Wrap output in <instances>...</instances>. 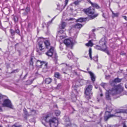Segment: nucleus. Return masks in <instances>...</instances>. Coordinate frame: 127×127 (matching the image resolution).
<instances>
[{
  "mask_svg": "<svg viewBox=\"0 0 127 127\" xmlns=\"http://www.w3.org/2000/svg\"><path fill=\"white\" fill-rule=\"evenodd\" d=\"M105 83H104V84H102V86L103 87V86H104V85H105Z\"/></svg>",
  "mask_w": 127,
  "mask_h": 127,
  "instance_id": "54",
  "label": "nucleus"
},
{
  "mask_svg": "<svg viewBox=\"0 0 127 127\" xmlns=\"http://www.w3.org/2000/svg\"><path fill=\"white\" fill-rule=\"evenodd\" d=\"M83 11L88 16H91L94 13L95 9L93 7H90L88 8L84 9Z\"/></svg>",
  "mask_w": 127,
  "mask_h": 127,
  "instance_id": "6",
  "label": "nucleus"
},
{
  "mask_svg": "<svg viewBox=\"0 0 127 127\" xmlns=\"http://www.w3.org/2000/svg\"><path fill=\"white\" fill-rule=\"evenodd\" d=\"M88 73L90 74L91 76V78L92 81L94 83L95 80V77L94 75L91 71H89L88 72Z\"/></svg>",
  "mask_w": 127,
  "mask_h": 127,
  "instance_id": "15",
  "label": "nucleus"
},
{
  "mask_svg": "<svg viewBox=\"0 0 127 127\" xmlns=\"http://www.w3.org/2000/svg\"><path fill=\"white\" fill-rule=\"evenodd\" d=\"M97 101H99V99H98V100H97Z\"/></svg>",
  "mask_w": 127,
  "mask_h": 127,
  "instance_id": "64",
  "label": "nucleus"
},
{
  "mask_svg": "<svg viewBox=\"0 0 127 127\" xmlns=\"http://www.w3.org/2000/svg\"><path fill=\"white\" fill-rule=\"evenodd\" d=\"M27 74H28V73L26 74V75H25V76H24V77H26V76H27Z\"/></svg>",
  "mask_w": 127,
  "mask_h": 127,
  "instance_id": "58",
  "label": "nucleus"
},
{
  "mask_svg": "<svg viewBox=\"0 0 127 127\" xmlns=\"http://www.w3.org/2000/svg\"><path fill=\"white\" fill-rule=\"evenodd\" d=\"M60 113V111L58 110H56L55 111V113L56 115L58 116L59 115Z\"/></svg>",
  "mask_w": 127,
  "mask_h": 127,
  "instance_id": "33",
  "label": "nucleus"
},
{
  "mask_svg": "<svg viewBox=\"0 0 127 127\" xmlns=\"http://www.w3.org/2000/svg\"><path fill=\"white\" fill-rule=\"evenodd\" d=\"M68 1V0H65V5H66L67 4Z\"/></svg>",
  "mask_w": 127,
  "mask_h": 127,
  "instance_id": "45",
  "label": "nucleus"
},
{
  "mask_svg": "<svg viewBox=\"0 0 127 127\" xmlns=\"http://www.w3.org/2000/svg\"><path fill=\"white\" fill-rule=\"evenodd\" d=\"M106 40L105 38L103 37L102 38L99 42V43L100 45H102L103 47L106 48Z\"/></svg>",
  "mask_w": 127,
  "mask_h": 127,
  "instance_id": "10",
  "label": "nucleus"
},
{
  "mask_svg": "<svg viewBox=\"0 0 127 127\" xmlns=\"http://www.w3.org/2000/svg\"><path fill=\"white\" fill-rule=\"evenodd\" d=\"M73 73L76 75H77V73L76 71L75 70H74L73 71Z\"/></svg>",
  "mask_w": 127,
  "mask_h": 127,
  "instance_id": "49",
  "label": "nucleus"
},
{
  "mask_svg": "<svg viewBox=\"0 0 127 127\" xmlns=\"http://www.w3.org/2000/svg\"><path fill=\"white\" fill-rule=\"evenodd\" d=\"M15 32L18 35H20V31L18 29V26L17 25H16L15 27Z\"/></svg>",
  "mask_w": 127,
  "mask_h": 127,
  "instance_id": "24",
  "label": "nucleus"
},
{
  "mask_svg": "<svg viewBox=\"0 0 127 127\" xmlns=\"http://www.w3.org/2000/svg\"><path fill=\"white\" fill-rule=\"evenodd\" d=\"M92 86L91 85L86 87L85 93L86 95L85 97L88 99H90L92 95Z\"/></svg>",
  "mask_w": 127,
  "mask_h": 127,
  "instance_id": "5",
  "label": "nucleus"
},
{
  "mask_svg": "<svg viewBox=\"0 0 127 127\" xmlns=\"http://www.w3.org/2000/svg\"><path fill=\"white\" fill-rule=\"evenodd\" d=\"M127 113V110L123 109H120L117 110H116V113Z\"/></svg>",
  "mask_w": 127,
  "mask_h": 127,
  "instance_id": "17",
  "label": "nucleus"
},
{
  "mask_svg": "<svg viewBox=\"0 0 127 127\" xmlns=\"http://www.w3.org/2000/svg\"><path fill=\"white\" fill-rule=\"evenodd\" d=\"M2 105L3 107H6L11 109L13 108L10 101L8 99H5L4 100Z\"/></svg>",
  "mask_w": 127,
  "mask_h": 127,
  "instance_id": "7",
  "label": "nucleus"
},
{
  "mask_svg": "<svg viewBox=\"0 0 127 127\" xmlns=\"http://www.w3.org/2000/svg\"><path fill=\"white\" fill-rule=\"evenodd\" d=\"M39 62H40V65H43L44 66V67L43 69V71L44 72H46L47 71V63L44 62H41L39 60L37 61V63L38 64Z\"/></svg>",
  "mask_w": 127,
  "mask_h": 127,
  "instance_id": "9",
  "label": "nucleus"
},
{
  "mask_svg": "<svg viewBox=\"0 0 127 127\" xmlns=\"http://www.w3.org/2000/svg\"><path fill=\"white\" fill-rule=\"evenodd\" d=\"M89 68H87V70H89Z\"/></svg>",
  "mask_w": 127,
  "mask_h": 127,
  "instance_id": "63",
  "label": "nucleus"
},
{
  "mask_svg": "<svg viewBox=\"0 0 127 127\" xmlns=\"http://www.w3.org/2000/svg\"><path fill=\"white\" fill-rule=\"evenodd\" d=\"M18 71V69L14 70L12 71V72H17Z\"/></svg>",
  "mask_w": 127,
  "mask_h": 127,
  "instance_id": "47",
  "label": "nucleus"
},
{
  "mask_svg": "<svg viewBox=\"0 0 127 127\" xmlns=\"http://www.w3.org/2000/svg\"><path fill=\"white\" fill-rule=\"evenodd\" d=\"M55 17L53 18V19H52L51 20V22L54 20V19L55 18Z\"/></svg>",
  "mask_w": 127,
  "mask_h": 127,
  "instance_id": "57",
  "label": "nucleus"
},
{
  "mask_svg": "<svg viewBox=\"0 0 127 127\" xmlns=\"http://www.w3.org/2000/svg\"><path fill=\"white\" fill-rule=\"evenodd\" d=\"M44 43L47 49L50 48V49L46 53V54L50 57L52 56V57L56 58L57 54L54 51V48L53 47H51L50 43L48 40H46L44 41Z\"/></svg>",
  "mask_w": 127,
  "mask_h": 127,
  "instance_id": "3",
  "label": "nucleus"
},
{
  "mask_svg": "<svg viewBox=\"0 0 127 127\" xmlns=\"http://www.w3.org/2000/svg\"><path fill=\"white\" fill-rule=\"evenodd\" d=\"M97 15H96L94 17V18H95V17H96V16H97Z\"/></svg>",
  "mask_w": 127,
  "mask_h": 127,
  "instance_id": "60",
  "label": "nucleus"
},
{
  "mask_svg": "<svg viewBox=\"0 0 127 127\" xmlns=\"http://www.w3.org/2000/svg\"><path fill=\"white\" fill-rule=\"evenodd\" d=\"M100 96L101 97H102L103 96V94H101L100 95Z\"/></svg>",
  "mask_w": 127,
  "mask_h": 127,
  "instance_id": "55",
  "label": "nucleus"
},
{
  "mask_svg": "<svg viewBox=\"0 0 127 127\" xmlns=\"http://www.w3.org/2000/svg\"><path fill=\"white\" fill-rule=\"evenodd\" d=\"M48 115L44 116L42 118V123L45 126H47L49 124L50 127H57L58 125V121L57 118L53 117L50 119Z\"/></svg>",
  "mask_w": 127,
  "mask_h": 127,
  "instance_id": "1",
  "label": "nucleus"
},
{
  "mask_svg": "<svg viewBox=\"0 0 127 127\" xmlns=\"http://www.w3.org/2000/svg\"><path fill=\"white\" fill-rule=\"evenodd\" d=\"M73 56V55L71 51H70L68 53L67 57L69 59H70Z\"/></svg>",
  "mask_w": 127,
  "mask_h": 127,
  "instance_id": "27",
  "label": "nucleus"
},
{
  "mask_svg": "<svg viewBox=\"0 0 127 127\" xmlns=\"http://www.w3.org/2000/svg\"><path fill=\"white\" fill-rule=\"evenodd\" d=\"M123 127H127V126L125 124H124L123 125Z\"/></svg>",
  "mask_w": 127,
  "mask_h": 127,
  "instance_id": "53",
  "label": "nucleus"
},
{
  "mask_svg": "<svg viewBox=\"0 0 127 127\" xmlns=\"http://www.w3.org/2000/svg\"><path fill=\"white\" fill-rule=\"evenodd\" d=\"M86 46H92L93 45V44L92 42V41L91 40H89L88 42L86 44Z\"/></svg>",
  "mask_w": 127,
  "mask_h": 127,
  "instance_id": "26",
  "label": "nucleus"
},
{
  "mask_svg": "<svg viewBox=\"0 0 127 127\" xmlns=\"http://www.w3.org/2000/svg\"><path fill=\"white\" fill-rule=\"evenodd\" d=\"M61 65H62V67H64V68H62V70L63 72L64 73H66L64 71L66 70V69L68 68V66L67 65V64H64L63 63L61 64Z\"/></svg>",
  "mask_w": 127,
  "mask_h": 127,
  "instance_id": "13",
  "label": "nucleus"
},
{
  "mask_svg": "<svg viewBox=\"0 0 127 127\" xmlns=\"http://www.w3.org/2000/svg\"><path fill=\"white\" fill-rule=\"evenodd\" d=\"M125 87L127 88V83H126L125 85Z\"/></svg>",
  "mask_w": 127,
  "mask_h": 127,
  "instance_id": "51",
  "label": "nucleus"
},
{
  "mask_svg": "<svg viewBox=\"0 0 127 127\" xmlns=\"http://www.w3.org/2000/svg\"><path fill=\"white\" fill-rule=\"evenodd\" d=\"M64 43L67 46H72L73 45L72 41L69 39H65L64 41Z\"/></svg>",
  "mask_w": 127,
  "mask_h": 127,
  "instance_id": "11",
  "label": "nucleus"
},
{
  "mask_svg": "<svg viewBox=\"0 0 127 127\" xmlns=\"http://www.w3.org/2000/svg\"><path fill=\"white\" fill-rule=\"evenodd\" d=\"M28 13L25 11V12L23 13V14L24 15H27Z\"/></svg>",
  "mask_w": 127,
  "mask_h": 127,
  "instance_id": "42",
  "label": "nucleus"
},
{
  "mask_svg": "<svg viewBox=\"0 0 127 127\" xmlns=\"http://www.w3.org/2000/svg\"><path fill=\"white\" fill-rule=\"evenodd\" d=\"M66 25V23L63 22H62L59 25V27L61 29H64Z\"/></svg>",
  "mask_w": 127,
  "mask_h": 127,
  "instance_id": "16",
  "label": "nucleus"
},
{
  "mask_svg": "<svg viewBox=\"0 0 127 127\" xmlns=\"http://www.w3.org/2000/svg\"><path fill=\"white\" fill-rule=\"evenodd\" d=\"M30 65H32L33 64V62L32 61V58H31L30 61Z\"/></svg>",
  "mask_w": 127,
  "mask_h": 127,
  "instance_id": "40",
  "label": "nucleus"
},
{
  "mask_svg": "<svg viewBox=\"0 0 127 127\" xmlns=\"http://www.w3.org/2000/svg\"><path fill=\"white\" fill-rule=\"evenodd\" d=\"M2 111V108L1 106H0V111Z\"/></svg>",
  "mask_w": 127,
  "mask_h": 127,
  "instance_id": "52",
  "label": "nucleus"
},
{
  "mask_svg": "<svg viewBox=\"0 0 127 127\" xmlns=\"http://www.w3.org/2000/svg\"><path fill=\"white\" fill-rule=\"evenodd\" d=\"M126 94L127 95V92H126Z\"/></svg>",
  "mask_w": 127,
  "mask_h": 127,
  "instance_id": "62",
  "label": "nucleus"
},
{
  "mask_svg": "<svg viewBox=\"0 0 127 127\" xmlns=\"http://www.w3.org/2000/svg\"><path fill=\"white\" fill-rule=\"evenodd\" d=\"M112 17L113 18L118 17V16L119 14V12H117L116 13H114L112 11Z\"/></svg>",
  "mask_w": 127,
  "mask_h": 127,
  "instance_id": "23",
  "label": "nucleus"
},
{
  "mask_svg": "<svg viewBox=\"0 0 127 127\" xmlns=\"http://www.w3.org/2000/svg\"><path fill=\"white\" fill-rule=\"evenodd\" d=\"M122 80L121 79H119L118 78L115 79L113 80H110V82L111 84V85L112 86H114V87H115L117 86H115V84L117 83H119Z\"/></svg>",
  "mask_w": 127,
  "mask_h": 127,
  "instance_id": "8",
  "label": "nucleus"
},
{
  "mask_svg": "<svg viewBox=\"0 0 127 127\" xmlns=\"http://www.w3.org/2000/svg\"><path fill=\"white\" fill-rule=\"evenodd\" d=\"M98 57L97 56L96 57H94L93 58V59L95 61H97L98 60L97 59Z\"/></svg>",
  "mask_w": 127,
  "mask_h": 127,
  "instance_id": "39",
  "label": "nucleus"
},
{
  "mask_svg": "<svg viewBox=\"0 0 127 127\" xmlns=\"http://www.w3.org/2000/svg\"><path fill=\"white\" fill-rule=\"evenodd\" d=\"M30 113H31L30 115H33L35 114L36 111L33 110H32L30 111Z\"/></svg>",
  "mask_w": 127,
  "mask_h": 127,
  "instance_id": "32",
  "label": "nucleus"
},
{
  "mask_svg": "<svg viewBox=\"0 0 127 127\" xmlns=\"http://www.w3.org/2000/svg\"><path fill=\"white\" fill-rule=\"evenodd\" d=\"M21 126L20 125H17L16 124H15L12 126L11 127H20Z\"/></svg>",
  "mask_w": 127,
  "mask_h": 127,
  "instance_id": "37",
  "label": "nucleus"
},
{
  "mask_svg": "<svg viewBox=\"0 0 127 127\" xmlns=\"http://www.w3.org/2000/svg\"><path fill=\"white\" fill-rule=\"evenodd\" d=\"M60 48H61V49H63V48H62V47H61V45H60Z\"/></svg>",
  "mask_w": 127,
  "mask_h": 127,
  "instance_id": "61",
  "label": "nucleus"
},
{
  "mask_svg": "<svg viewBox=\"0 0 127 127\" xmlns=\"http://www.w3.org/2000/svg\"><path fill=\"white\" fill-rule=\"evenodd\" d=\"M123 90V87L120 85L116 87H113L111 89L107 91L106 93L105 96L106 99L110 100L111 99L110 94L113 95H119Z\"/></svg>",
  "mask_w": 127,
  "mask_h": 127,
  "instance_id": "2",
  "label": "nucleus"
},
{
  "mask_svg": "<svg viewBox=\"0 0 127 127\" xmlns=\"http://www.w3.org/2000/svg\"><path fill=\"white\" fill-rule=\"evenodd\" d=\"M102 16L104 18H105V14L104 13H103V14H102Z\"/></svg>",
  "mask_w": 127,
  "mask_h": 127,
  "instance_id": "50",
  "label": "nucleus"
},
{
  "mask_svg": "<svg viewBox=\"0 0 127 127\" xmlns=\"http://www.w3.org/2000/svg\"><path fill=\"white\" fill-rule=\"evenodd\" d=\"M86 18H80L78 19H77L76 20V22H83L85 21L86 20Z\"/></svg>",
  "mask_w": 127,
  "mask_h": 127,
  "instance_id": "20",
  "label": "nucleus"
},
{
  "mask_svg": "<svg viewBox=\"0 0 127 127\" xmlns=\"http://www.w3.org/2000/svg\"><path fill=\"white\" fill-rule=\"evenodd\" d=\"M92 49L91 48H90L89 50V57L91 58V60H92Z\"/></svg>",
  "mask_w": 127,
  "mask_h": 127,
  "instance_id": "29",
  "label": "nucleus"
},
{
  "mask_svg": "<svg viewBox=\"0 0 127 127\" xmlns=\"http://www.w3.org/2000/svg\"><path fill=\"white\" fill-rule=\"evenodd\" d=\"M45 83L47 84H50L51 82V79L50 78H47L44 80Z\"/></svg>",
  "mask_w": 127,
  "mask_h": 127,
  "instance_id": "22",
  "label": "nucleus"
},
{
  "mask_svg": "<svg viewBox=\"0 0 127 127\" xmlns=\"http://www.w3.org/2000/svg\"><path fill=\"white\" fill-rule=\"evenodd\" d=\"M80 1L79 0H77L74 2V4L76 5H77L80 2Z\"/></svg>",
  "mask_w": 127,
  "mask_h": 127,
  "instance_id": "35",
  "label": "nucleus"
},
{
  "mask_svg": "<svg viewBox=\"0 0 127 127\" xmlns=\"http://www.w3.org/2000/svg\"><path fill=\"white\" fill-rule=\"evenodd\" d=\"M25 11L28 13L30 11V8L27 6L26 8Z\"/></svg>",
  "mask_w": 127,
  "mask_h": 127,
  "instance_id": "38",
  "label": "nucleus"
},
{
  "mask_svg": "<svg viewBox=\"0 0 127 127\" xmlns=\"http://www.w3.org/2000/svg\"><path fill=\"white\" fill-rule=\"evenodd\" d=\"M74 27L76 29H80L82 26V24L79 23H77L74 25Z\"/></svg>",
  "mask_w": 127,
  "mask_h": 127,
  "instance_id": "21",
  "label": "nucleus"
},
{
  "mask_svg": "<svg viewBox=\"0 0 127 127\" xmlns=\"http://www.w3.org/2000/svg\"><path fill=\"white\" fill-rule=\"evenodd\" d=\"M57 6H58V8H57V9H60V5L59 4H57Z\"/></svg>",
  "mask_w": 127,
  "mask_h": 127,
  "instance_id": "48",
  "label": "nucleus"
},
{
  "mask_svg": "<svg viewBox=\"0 0 127 127\" xmlns=\"http://www.w3.org/2000/svg\"><path fill=\"white\" fill-rule=\"evenodd\" d=\"M123 17L124 18L125 20L127 21V17L125 16H123Z\"/></svg>",
  "mask_w": 127,
  "mask_h": 127,
  "instance_id": "46",
  "label": "nucleus"
},
{
  "mask_svg": "<svg viewBox=\"0 0 127 127\" xmlns=\"http://www.w3.org/2000/svg\"><path fill=\"white\" fill-rule=\"evenodd\" d=\"M42 27L43 28H44L45 26H46V25L45 23H43L42 24Z\"/></svg>",
  "mask_w": 127,
  "mask_h": 127,
  "instance_id": "43",
  "label": "nucleus"
},
{
  "mask_svg": "<svg viewBox=\"0 0 127 127\" xmlns=\"http://www.w3.org/2000/svg\"><path fill=\"white\" fill-rule=\"evenodd\" d=\"M10 32L11 33V35H14L15 32L12 29H11L10 30Z\"/></svg>",
  "mask_w": 127,
  "mask_h": 127,
  "instance_id": "36",
  "label": "nucleus"
},
{
  "mask_svg": "<svg viewBox=\"0 0 127 127\" xmlns=\"http://www.w3.org/2000/svg\"><path fill=\"white\" fill-rule=\"evenodd\" d=\"M59 33H62L64 32V31L62 30H61L59 32Z\"/></svg>",
  "mask_w": 127,
  "mask_h": 127,
  "instance_id": "44",
  "label": "nucleus"
},
{
  "mask_svg": "<svg viewBox=\"0 0 127 127\" xmlns=\"http://www.w3.org/2000/svg\"><path fill=\"white\" fill-rule=\"evenodd\" d=\"M25 115L26 116H29L30 115V114H29L28 112L27 111L26 109L25 108H24L23 109Z\"/></svg>",
  "mask_w": 127,
  "mask_h": 127,
  "instance_id": "25",
  "label": "nucleus"
},
{
  "mask_svg": "<svg viewBox=\"0 0 127 127\" xmlns=\"http://www.w3.org/2000/svg\"><path fill=\"white\" fill-rule=\"evenodd\" d=\"M74 111V109L73 107H70V113L72 114L73 113V111Z\"/></svg>",
  "mask_w": 127,
  "mask_h": 127,
  "instance_id": "34",
  "label": "nucleus"
},
{
  "mask_svg": "<svg viewBox=\"0 0 127 127\" xmlns=\"http://www.w3.org/2000/svg\"><path fill=\"white\" fill-rule=\"evenodd\" d=\"M42 45V42H40L39 43L38 45L39 48L41 51L43 49Z\"/></svg>",
  "mask_w": 127,
  "mask_h": 127,
  "instance_id": "30",
  "label": "nucleus"
},
{
  "mask_svg": "<svg viewBox=\"0 0 127 127\" xmlns=\"http://www.w3.org/2000/svg\"><path fill=\"white\" fill-rule=\"evenodd\" d=\"M72 88L74 90H77L76 87L75 85H73L72 86Z\"/></svg>",
  "mask_w": 127,
  "mask_h": 127,
  "instance_id": "41",
  "label": "nucleus"
},
{
  "mask_svg": "<svg viewBox=\"0 0 127 127\" xmlns=\"http://www.w3.org/2000/svg\"><path fill=\"white\" fill-rule=\"evenodd\" d=\"M95 48L96 49L102 50L103 51H104L105 50H106V48H104V47H103V48H102L101 47L99 46H98V45H97L95 47Z\"/></svg>",
  "mask_w": 127,
  "mask_h": 127,
  "instance_id": "19",
  "label": "nucleus"
},
{
  "mask_svg": "<svg viewBox=\"0 0 127 127\" xmlns=\"http://www.w3.org/2000/svg\"><path fill=\"white\" fill-rule=\"evenodd\" d=\"M112 110V108L111 107L106 106V111L105 112L104 116V119L105 121H107L110 118L115 116V114H111L110 113Z\"/></svg>",
  "mask_w": 127,
  "mask_h": 127,
  "instance_id": "4",
  "label": "nucleus"
},
{
  "mask_svg": "<svg viewBox=\"0 0 127 127\" xmlns=\"http://www.w3.org/2000/svg\"><path fill=\"white\" fill-rule=\"evenodd\" d=\"M89 2L91 4L92 6L93 7H95L97 9H99L100 8L99 6L97 4L95 3H93L89 0Z\"/></svg>",
  "mask_w": 127,
  "mask_h": 127,
  "instance_id": "18",
  "label": "nucleus"
},
{
  "mask_svg": "<svg viewBox=\"0 0 127 127\" xmlns=\"http://www.w3.org/2000/svg\"><path fill=\"white\" fill-rule=\"evenodd\" d=\"M65 36L63 35H61L59 36V41L61 42V41H63V39L65 38Z\"/></svg>",
  "mask_w": 127,
  "mask_h": 127,
  "instance_id": "28",
  "label": "nucleus"
},
{
  "mask_svg": "<svg viewBox=\"0 0 127 127\" xmlns=\"http://www.w3.org/2000/svg\"><path fill=\"white\" fill-rule=\"evenodd\" d=\"M2 95H1V94H0V98H1L2 97Z\"/></svg>",
  "mask_w": 127,
  "mask_h": 127,
  "instance_id": "56",
  "label": "nucleus"
},
{
  "mask_svg": "<svg viewBox=\"0 0 127 127\" xmlns=\"http://www.w3.org/2000/svg\"><path fill=\"white\" fill-rule=\"evenodd\" d=\"M95 31V29H94L93 30H92V31L93 32H94Z\"/></svg>",
  "mask_w": 127,
  "mask_h": 127,
  "instance_id": "59",
  "label": "nucleus"
},
{
  "mask_svg": "<svg viewBox=\"0 0 127 127\" xmlns=\"http://www.w3.org/2000/svg\"><path fill=\"white\" fill-rule=\"evenodd\" d=\"M65 121V124L66 126H68L71 125V123L70 121L69 118L66 116L64 117Z\"/></svg>",
  "mask_w": 127,
  "mask_h": 127,
  "instance_id": "12",
  "label": "nucleus"
},
{
  "mask_svg": "<svg viewBox=\"0 0 127 127\" xmlns=\"http://www.w3.org/2000/svg\"><path fill=\"white\" fill-rule=\"evenodd\" d=\"M13 20L15 23H17L18 21L19 18V16L17 15H13L12 16Z\"/></svg>",
  "mask_w": 127,
  "mask_h": 127,
  "instance_id": "14",
  "label": "nucleus"
},
{
  "mask_svg": "<svg viewBox=\"0 0 127 127\" xmlns=\"http://www.w3.org/2000/svg\"><path fill=\"white\" fill-rule=\"evenodd\" d=\"M54 76L56 77L59 78L60 77V75L59 73L56 72L55 73Z\"/></svg>",
  "mask_w": 127,
  "mask_h": 127,
  "instance_id": "31",
  "label": "nucleus"
}]
</instances>
